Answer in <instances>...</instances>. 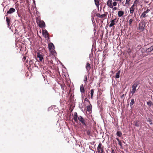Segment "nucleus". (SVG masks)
Instances as JSON below:
<instances>
[{"mask_svg":"<svg viewBox=\"0 0 153 153\" xmlns=\"http://www.w3.org/2000/svg\"><path fill=\"white\" fill-rule=\"evenodd\" d=\"M74 121L76 122H78V119L80 121L82 124L83 126H85V127L87 128V124L85 120L81 116H78L76 112H75L74 113V116L73 118Z\"/></svg>","mask_w":153,"mask_h":153,"instance_id":"1","label":"nucleus"},{"mask_svg":"<svg viewBox=\"0 0 153 153\" xmlns=\"http://www.w3.org/2000/svg\"><path fill=\"white\" fill-rule=\"evenodd\" d=\"M139 84V81H137L135 82L133 85L132 86V89L131 91V93L132 94V95L135 93V91H136V88L138 86Z\"/></svg>","mask_w":153,"mask_h":153,"instance_id":"2","label":"nucleus"},{"mask_svg":"<svg viewBox=\"0 0 153 153\" xmlns=\"http://www.w3.org/2000/svg\"><path fill=\"white\" fill-rule=\"evenodd\" d=\"M146 25V23L144 21H141L139 24L138 30L141 31L144 30V27Z\"/></svg>","mask_w":153,"mask_h":153,"instance_id":"3","label":"nucleus"},{"mask_svg":"<svg viewBox=\"0 0 153 153\" xmlns=\"http://www.w3.org/2000/svg\"><path fill=\"white\" fill-rule=\"evenodd\" d=\"M42 34L45 38L47 39V40L48 41L49 40L50 38L48 36V33L46 30L44 29L42 30Z\"/></svg>","mask_w":153,"mask_h":153,"instance_id":"4","label":"nucleus"},{"mask_svg":"<svg viewBox=\"0 0 153 153\" xmlns=\"http://www.w3.org/2000/svg\"><path fill=\"white\" fill-rule=\"evenodd\" d=\"M97 150L98 153H103L104 151V147L102 145V144L101 143L99 144L97 147Z\"/></svg>","mask_w":153,"mask_h":153,"instance_id":"5","label":"nucleus"},{"mask_svg":"<svg viewBox=\"0 0 153 153\" xmlns=\"http://www.w3.org/2000/svg\"><path fill=\"white\" fill-rule=\"evenodd\" d=\"M150 11V10L147 9V10L144 11L143 13H142L141 15L140 16V18H145L148 15L146 14L147 13H148Z\"/></svg>","mask_w":153,"mask_h":153,"instance_id":"6","label":"nucleus"},{"mask_svg":"<svg viewBox=\"0 0 153 153\" xmlns=\"http://www.w3.org/2000/svg\"><path fill=\"white\" fill-rule=\"evenodd\" d=\"M48 48L50 53H51L52 49H55V46L53 43L50 42L48 44Z\"/></svg>","mask_w":153,"mask_h":153,"instance_id":"7","label":"nucleus"},{"mask_svg":"<svg viewBox=\"0 0 153 153\" xmlns=\"http://www.w3.org/2000/svg\"><path fill=\"white\" fill-rule=\"evenodd\" d=\"M46 27V25L45 22L43 20H40L39 27L41 28H45Z\"/></svg>","mask_w":153,"mask_h":153,"instance_id":"8","label":"nucleus"},{"mask_svg":"<svg viewBox=\"0 0 153 153\" xmlns=\"http://www.w3.org/2000/svg\"><path fill=\"white\" fill-rule=\"evenodd\" d=\"M112 0H108L107 1V5L110 8H112Z\"/></svg>","mask_w":153,"mask_h":153,"instance_id":"9","label":"nucleus"},{"mask_svg":"<svg viewBox=\"0 0 153 153\" xmlns=\"http://www.w3.org/2000/svg\"><path fill=\"white\" fill-rule=\"evenodd\" d=\"M16 11L15 8L11 7L10 8L9 10L7 12V14H11L15 12Z\"/></svg>","mask_w":153,"mask_h":153,"instance_id":"10","label":"nucleus"},{"mask_svg":"<svg viewBox=\"0 0 153 153\" xmlns=\"http://www.w3.org/2000/svg\"><path fill=\"white\" fill-rule=\"evenodd\" d=\"M37 57L38 58H39V61L40 62H42L43 59V56L42 54L38 52L37 53Z\"/></svg>","mask_w":153,"mask_h":153,"instance_id":"11","label":"nucleus"},{"mask_svg":"<svg viewBox=\"0 0 153 153\" xmlns=\"http://www.w3.org/2000/svg\"><path fill=\"white\" fill-rule=\"evenodd\" d=\"M91 68V67L90 66V64L88 62H87L86 63V69L87 71L88 72V75H89V71Z\"/></svg>","mask_w":153,"mask_h":153,"instance_id":"12","label":"nucleus"},{"mask_svg":"<svg viewBox=\"0 0 153 153\" xmlns=\"http://www.w3.org/2000/svg\"><path fill=\"white\" fill-rule=\"evenodd\" d=\"M80 91L81 93L82 94V96H83L82 94L85 93V90L84 87L82 84L80 86Z\"/></svg>","mask_w":153,"mask_h":153,"instance_id":"13","label":"nucleus"},{"mask_svg":"<svg viewBox=\"0 0 153 153\" xmlns=\"http://www.w3.org/2000/svg\"><path fill=\"white\" fill-rule=\"evenodd\" d=\"M130 12L131 14H133L134 11V5L133 4L130 8Z\"/></svg>","mask_w":153,"mask_h":153,"instance_id":"14","label":"nucleus"},{"mask_svg":"<svg viewBox=\"0 0 153 153\" xmlns=\"http://www.w3.org/2000/svg\"><path fill=\"white\" fill-rule=\"evenodd\" d=\"M124 14V12L122 10H120L118 12V16L121 17L123 16Z\"/></svg>","mask_w":153,"mask_h":153,"instance_id":"15","label":"nucleus"},{"mask_svg":"<svg viewBox=\"0 0 153 153\" xmlns=\"http://www.w3.org/2000/svg\"><path fill=\"white\" fill-rule=\"evenodd\" d=\"M134 123L135 126L137 127H139L141 124L140 122L138 120L134 121Z\"/></svg>","mask_w":153,"mask_h":153,"instance_id":"16","label":"nucleus"},{"mask_svg":"<svg viewBox=\"0 0 153 153\" xmlns=\"http://www.w3.org/2000/svg\"><path fill=\"white\" fill-rule=\"evenodd\" d=\"M120 71L119 70L116 73V75L115 76L116 78L118 79L120 76Z\"/></svg>","mask_w":153,"mask_h":153,"instance_id":"17","label":"nucleus"},{"mask_svg":"<svg viewBox=\"0 0 153 153\" xmlns=\"http://www.w3.org/2000/svg\"><path fill=\"white\" fill-rule=\"evenodd\" d=\"M95 4L97 8H99L100 5L99 0H94Z\"/></svg>","mask_w":153,"mask_h":153,"instance_id":"18","label":"nucleus"},{"mask_svg":"<svg viewBox=\"0 0 153 153\" xmlns=\"http://www.w3.org/2000/svg\"><path fill=\"white\" fill-rule=\"evenodd\" d=\"M110 22L111 23L109 25V27H112L115 24V22L114 21L111 20L110 21Z\"/></svg>","mask_w":153,"mask_h":153,"instance_id":"19","label":"nucleus"},{"mask_svg":"<svg viewBox=\"0 0 153 153\" xmlns=\"http://www.w3.org/2000/svg\"><path fill=\"white\" fill-rule=\"evenodd\" d=\"M147 103L149 107H151L153 106V103L150 100L147 101Z\"/></svg>","mask_w":153,"mask_h":153,"instance_id":"20","label":"nucleus"},{"mask_svg":"<svg viewBox=\"0 0 153 153\" xmlns=\"http://www.w3.org/2000/svg\"><path fill=\"white\" fill-rule=\"evenodd\" d=\"M92 107L91 105H88L87 106V111H90L91 110Z\"/></svg>","mask_w":153,"mask_h":153,"instance_id":"21","label":"nucleus"},{"mask_svg":"<svg viewBox=\"0 0 153 153\" xmlns=\"http://www.w3.org/2000/svg\"><path fill=\"white\" fill-rule=\"evenodd\" d=\"M34 63L32 61H29V66L30 67H32L33 68V64H34Z\"/></svg>","mask_w":153,"mask_h":153,"instance_id":"22","label":"nucleus"},{"mask_svg":"<svg viewBox=\"0 0 153 153\" xmlns=\"http://www.w3.org/2000/svg\"><path fill=\"white\" fill-rule=\"evenodd\" d=\"M35 63H34V64H33V67H36L37 68H38L39 67H38V66L37 65V64H36V63L37 62L38 64H39V62L35 61Z\"/></svg>","mask_w":153,"mask_h":153,"instance_id":"23","label":"nucleus"},{"mask_svg":"<svg viewBox=\"0 0 153 153\" xmlns=\"http://www.w3.org/2000/svg\"><path fill=\"white\" fill-rule=\"evenodd\" d=\"M87 134L89 136H90L91 134V132L90 130H88L87 131Z\"/></svg>","mask_w":153,"mask_h":153,"instance_id":"24","label":"nucleus"},{"mask_svg":"<svg viewBox=\"0 0 153 153\" xmlns=\"http://www.w3.org/2000/svg\"><path fill=\"white\" fill-rule=\"evenodd\" d=\"M108 14V13L107 12L106 13H105L103 14H102L101 15V18H103L105 17H106L107 16Z\"/></svg>","mask_w":153,"mask_h":153,"instance_id":"25","label":"nucleus"},{"mask_svg":"<svg viewBox=\"0 0 153 153\" xmlns=\"http://www.w3.org/2000/svg\"><path fill=\"white\" fill-rule=\"evenodd\" d=\"M6 21L7 23H11V21L10 20V19L8 18V17H6Z\"/></svg>","mask_w":153,"mask_h":153,"instance_id":"26","label":"nucleus"},{"mask_svg":"<svg viewBox=\"0 0 153 153\" xmlns=\"http://www.w3.org/2000/svg\"><path fill=\"white\" fill-rule=\"evenodd\" d=\"M113 1H114V2L113 3L112 2V7H113V6H114V7L116 6L117 5V3L116 2V1L114 0H113Z\"/></svg>","mask_w":153,"mask_h":153,"instance_id":"27","label":"nucleus"},{"mask_svg":"<svg viewBox=\"0 0 153 153\" xmlns=\"http://www.w3.org/2000/svg\"><path fill=\"white\" fill-rule=\"evenodd\" d=\"M134 103V100L133 99L131 100V102L130 103V106H132Z\"/></svg>","mask_w":153,"mask_h":153,"instance_id":"28","label":"nucleus"},{"mask_svg":"<svg viewBox=\"0 0 153 153\" xmlns=\"http://www.w3.org/2000/svg\"><path fill=\"white\" fill-rule=\"evenodd\" d=\"M117 135L119 137H121L122 135V133L120 131H118L117 132Z\"/></svg>","mask_w":153,"mask_h":153,"instance_id":"29","label":"nucleus"},{"mask_svg":"<svg viewBox=\"0 0 153 153\" xmlns=\"http://www.w3.org/2000/svg\"><path fill=\"white\" fill-rule=\"evenodd\" d=\"M52 53L56 54H57L56 51H55V49H53L52 50H51V53H50L51 55H53V54Z\"/></svg>","mask_w":153,"mask_h":153,"instance_id":"30","label":"nucleus"},{"mask_svg":"<svg viewBox=\"0 0 153 153\" xmlns=\"http://www.w3.org/2000/svg\"><path fill=\"white\" fill-rule=\"evenodd\" d=\"M146 53H148L151 52L150 47L146 49Z\"/></svg>","mask_w":153,"mask_h":153,"instance_id":"31","label":"nucleus"},{"mask_svg":"<svg viewBox=\"0 0 153 153\" xmlns=\"http://www.w3.org/2000/svg\"><path fill=\"white\" fill-rule=\"evenodd\" d=\"M87 75H85L84 76L83 81L85 82L87 81Z\"/></svg>","mask_w":153,"mask_h":153,"instance_id":"32","label":"nucleus"},{"mask_svg":"<svg viewBox=\"0 0 153 153\" xmlns=\"http://www.w3.org/2000/svg\"><path fill=\"white\" fill-rule=\"evenodd\" d=\"M147 121L149 122L150 124H152V120L149 118L147 119Z\"/></svg>","mask_w":153,"mask_h":153,"instance_id":"33","label":"nucleus"},{"mask_svg":"<svg viewBox=\"0 0 153 153\" xmlns=\"http://www.w3.org/2000/svg\"><path fill=\"white\" fill-rule=\"evenodd\" d=\"M94 92V89H92L90 91L91 96H93Z\"/></svg>","mask_w":153,"mask_h":153,"instance_id":"34","label":"nucleus"},{"mask_svg":"<svg viewBox=\"0 0 153 153\" xmlns=\"http://www.w3.org/2000/svg\"><path fill=\"white\" fill-rule=\"evenodd\" d=\"M60 86L62 89L63 90H64V88L66 87L65 85L64 84L61 85Z\"/></svg>","mask_w":153,"mask_h":153,"instance_id":"35","label":"nucleus"},{"mask_svg":"<svg viewBox=\"0 0 153 153\" xmlns=\"http://www.w3.org/2000/svg\"><path fill=\"white\" fill-rule=\"evenodd\" d=\"M133 21V19H130L129 21V23L130 26L131 25V24Z\"/></svg>","mask_w":153,"mask_h":153,"instance_id":"36","label":"nucleus"},{"mask_svg":"<svg viewBox=\"0 0 153 153\" xmlns=\"http://www.w3.org/2000/svg\"><path fill=\"white\" fill-rule=\"evenodd\" d=\"M141 51L142 53H144L145 52L146 53V49L144 48H142L141 49Z\"/></svg>","mask_w":153,"mask_h":153,"instance_id":"37","label":"nucleus"},{"mask_svg":"<svg viewBox=\"0 0 153 153\" xmlns=\"http://www.w3.org/2000/svg\"><path fill=\"white\" fill-rule=\"evenodd\" d=\"M131 51L130 48H128L127 51V53L130 55L131 53Z\"/></svg>","mask_w":153,"mask_h":153,"instance_id":"38","label":"nucleus"},{"mask_svg":"<svg viewBox=\"0 0 153 153\" xmlns=\"http://www.w3.org/2000/svg\"><path fill=\"white\" fill-rule=\"evenodd\" d=\"M86 32V29L85 28L82 29L81 31V32L82 33H83L85 32Z\"/></svg>","mask_w":153,"mask_h":153,"instance_id":"39","label":"nucleus"},{"mask_svg":"<svg viewBox=\"0 0 153 153\" xmlns=\"http://www.w3.org/2000/svg\"><path fill=\"white\" fill-rule=\"evenodd\" d=\"M33 1V3L34 4V7L36 9V1H35V0H32Z\"/></svg>","mask_w":153,"mask_h":153,"instance_id":"40","label":"nucleus"},{"mask_svg":"<svg viewBox=\"0 0 153 153\" xmlns=\"http://www.w3.org/2000/svg\"><path fill=\"white\" fill-rule=\"evenodd\" d=\"M73 93H74V92L72 91H70V94H69L68 96H72V94Z\"/></svg>","mask_w":153,"mask_h":153,"instance_id":"41","label":"nucleus"},{"mask_svg":"<svg viewBox=\"0 0 153 153\" xmlns=\"http://www.w3.org/2000/svg\"><path fill=\"white\" fill-rule=\"evenodd\" d=\"M101 15L100 13H97L96 14V16L100 18H101Z\"/></svg>","mask_w":153,"mask_h":153,"instance_id":"42","label":"nucleus"},{"mask_svg":"<svg viewBox=\"0 0 153 153\" xmlns=\"http://www.w3.org/2000/svg\"><path fill=\"white\" fill-rule=\"evenodd\" d=\"M130 0H126V4H129Z\"/></svg>","mask_w":153,"mask_h":153,"instance_id":"43","label":"nucleus"},{"mask_svg":"<svg viewBox=\"0 0 153 153\" xmlns=\"http://www.w3.org/2000/svg\"><path fill=\"white\" fill-rule=\"evenodd\" d=\"M56 59L57 60H58V61L59 62V64L60 65H62H62L63 66V65H64L61 62V61H59L58 59L57 58H56Z\"/></svg>","mask_w":153,"mask_h":153,"instance_id":"44","label":"nucleus"},{"mask_svg":"<svg viewBox=\"0 0 153 153\" xmlns=\"http://www.w3.org/2000/svg\"><path fill=\"white\" fill-rule=\"evenodd\" d=\"M96 45V43L95 42H94L93 43V44L92 45V48H93Z\"/></svg>","mask_w":153,"mask_h":153,"instance_id":"45","label":"nucleus"},{"mask_svg":"<svg viewBox=\"0 0 153 153\" xmlns=\"http://www.w3.org/2000/svg\"><path fill=\"white\" fill-rule=\"evenodd\" d=\"M150 47L151 52L153 51V45L151 46Z\"/></svg>","mask_w":153,"mask_h":153,"instance_id":"46","label":"nucleus"},{"mask_svg":"<svg viewBox=\"0 0 153 153\" xmlns=\"http://www.w3.org/2000/svg\"><path fill=\"white\" fill-rule=\"evenodd\" d=\"M112 8V10H113L114 11V10H116L117 9V8L116 7H113V8Z\"/></svg>","mask_w":153,"mask_h":153,"instance_id":"47","label":"nucleus"},{"mask_svg":"<svg viewBox=\"0 0 153 153\" xmlns=\"http://www.w3.org/2000/svg\"><path fill=\"white\" fill-rule=\"evenodd\" d=\"M118 144H119V145H120V146H122V143H121V142L120 141H119L118 142Z\"/></svg>","mask_w":153,"mask_h":153,"instance_id":"48","label":"nucleus"},{"mask_svg":"<svg viewBox=\"0 0 153 153\" xmlns=\"http://www.w3.org/2000/svg\"><path fill=\"white\" fill-rule=\"evenodd\" d=\"M10 23H7V27L9 28V26L10 25Z\"/></svg>","mask_w":153,"mask_h":153,"instance_id":"49","label":"nucleus"},{"mask_svg":"<svg viewBox=\"0 0 153 153\" xmlns=\"http://www.w3.org/2000/svg\"><path fill=\"white\" fill-rule=\"evenodd\" d=\"M18 16L20 17V18L22 19V16H21V14H18Z\"/></svg>","mask_w":153,"mask_h":153,"instance_id":"50","label":"nucleus"},{"mask_svg":"<svg viewBox=\"0 0 153 153\" xmlns=\"http://www.w3.org/2000/svg\"><path fill=\"white\" fill-rule=\"evenodd\" d=\"M92 24L94 26V27H95L94 26L96 25V23L94 21L92 22Z\"/></svg>","mask_w":153,"mask_h":153,"instance_id":"51","label":"nucleus"},{"mask_svg":"<svg viewBox=\"0 0 153 153\" xmlns=\"http://www.w3.org/2000/svg\"><path fill=\"white\" fill-rule=\"evenodd\" d=\"M91 20L92 22H94V18L92 17V16H91Z\"/></svg>","mask_w":153,"mask_h":153,"instance_id":"52","label":"nucleus"},{"mask_svg":"<svg viewBox=\"0 0 153 153\" xmlns=\"http://www.w3.org/2000/svg\"><path fill=\"white\" fill-rule=\"evenodd\" d=\"M12 25H11V26L9 28V29H10V30H11V31L13 32V30L12 29H11V27H12Z\"/></svg>","mask_w":153,"mask_h":153,"instance_id":"53","label":"nucleus"},{"mask_svg":"<svg viewBox=\"0 0 153 153\" xmlns=\"http://www.w3.org/2000/svg\"><path fill=\"white\" fill-rule=\"evenodd\" d=\"M111 153H115V152L114 150L113 149H112L111 150Z\"/></svg>","mask_w":153,"mask_h":153,"instance_id":"54","label":"nucleus"},{"mask_svg":"<svg viewBox=\"0 0 153 153\" xmlns=\"http://www.w3.org/2000/svg\"><path fill=\"white\" fill-rule=\"evenodd\" d=\"M93 48H92L91 49V54H92V55H93V53H92V52L93 51Z\"/></svg>","mask_w":153,"mask_h":153,"instance_id":"55","label":"nucleus"},{"mask_svg":"<svg viewBox=\"0 0 153 153\" xmlns=\"http://www.w3.org/2000/svg\"><path fill=\"white\" fill-rule=\"evenodd\" d=\"M92 55L91 53V54H90L89 56L90 58L92 57Z\"/></svg>","mask_w":153,"mask_h":153,"instance_id":"56","label":"nucleus"},{"mask_svg":"<svg viewBox=\"0 0 153 153\" xmlns=\"http://www.w3.org/2000/svg\"><path fill=\"white\" fill-rule=\"evenodd\" d=\"M138 1V0H135V1H134V4L135 3H136L137 1Z\"/></svg>","mask_w":153,"mask_h":153,"instance_id":"57","label":"nucleus"},{"mask_svg":"<svg viewBox=\"0 0 153 153\" xmlns=\"http://www.w3.org/2000/svg\"><path fill=\"white\" fill-rule=\"evenodd\" d=\"M85 100L86 101H89L88 100L87 98H85Z\"/></svg>","mask_w":153,"mask_h":153,"instance_id":"58","label":"nucleus"},{"mask_svg":"<svg viewBox=\"0 0 153 153\" xmlns=\"http://www.w3.org/2000/svg\"><path fill=\"white\" fill-rule=\"evenodd\" d=\"M73 97L74 96H70L69 98L70 100H71L73 98Z\"/></svg>","mask_w":153,"mask_h":153,"instance_id":"59","label":"nucleus"},{"mask_svg":"<svg viewBox=\"0 0 153 153\" xmlns=\"http://www.w3.org/2000/svg\"><path fill=\"white\" fill-rule=\"evenodd\" d=\"M111 20H112L114 21V22H116L115 21L116 20V19L115 18V19H111Z\"/></svg>","mask_w":153,"mask_h":153,"instance_id":"60","label":"nucleus"},{"mask_svg":"<svg viewBox=\"0 0 153 153\" xmlns=\"http://www.w3.org/2000/svg\"><path fill=\"white\" fill-rule=\"evenodd\" d=\"M94 31H95V32H94V34H95V33L96 32V29H95L94 28Z\"/></svg>","mask_w":153,"mask_h":153,"instance_id":"61","label":"nucleus"},{"mask_svg":"<svg viewBox=\"0 0 153 153\" xmlns=\"http://www.w3.org/2000/svg\"><path fill=\"white\" fill-rule=\"evenodd\" d=\"M26 59V57H23V60H25Z\"/></svg>","mask_w":153,"mask_h":153,"instance_id":"62","label":"nucleus"},{"mask_svg":"<svg viewBox=\"0 0 153 153\" xmlns=\"http://www.w3.org/2000/svg\"><path fill=\"white\" fill-rule=\"evenodd\" d=\"M116 139L118 141V142H119V141H120V140L118 138H116Z\"/></svg>","mask_w":153,"mask_h":153,"instance_id":"63","label":"nucleus"},{"mask_svg":"<svg viewBox=\"0 0 153 153\" xmlns=\"http://www.w3.org/2000/svg\"><path fill=\"white\" fill-rule=\"evenodd\" d=\"M64 68H65V69H66L64 65H63V66L62 65V66Z\"/></svg>","mask_w":153,"mask_h":153,"instance_id":"64","label":"nucleus"}]
</instances>
